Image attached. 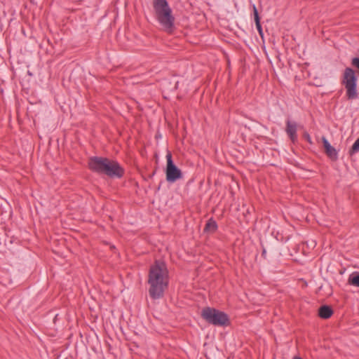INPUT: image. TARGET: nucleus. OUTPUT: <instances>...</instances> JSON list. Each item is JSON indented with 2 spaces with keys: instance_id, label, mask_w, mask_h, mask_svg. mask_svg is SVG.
I'll return each instance as SVG.
<instances>
[{
  "instance_id": "obj_1",
  "label": "nucleus",
  "mask_w": 359,
  "mask_h": 359,
  "mask_svg": "<svg viewBox=\"0 0 359 359\" xmlns=\"http://www.w3.org/2000/svg\"><path fill=\"white\" fill-rule=\"evenodd\" d=\"M148 283L151 298L156 299L163 297L168 285V271L164 262L156 260L150 266Z\"/></svg>"
},
{
  "instance_id": "obj_2",
  "label": "nucleus",
  "mask_w": 359,
  "mask_h": 359,
  "mask_svg": "<svg viewBox=\"0 0 359 359\" xmlns=\"http://www.w3.org/2000/svg\"><path fill=\"white\" fill-rule=\"evenodd\" d=\"M89 168L97 173L104 174L110 177H121L123 170L116 161L107 158L93 156L88 161Z\"/></svg>"
},
{
  "instance_id": "obj_3",
  "label": "nucleus",
  "mask_w": 359,
  "mask_h": 359,
  "mask_svg": "<svg viewBox=\"0 0 359 359\" xmlns=\"http://www.w3.org/2000/svg\"><path fill=\"white\" fill-rule=\"evenodd\" d=\"M154 8L157 21L163 30L171 33L175 27V17L167 0H154Z\"/></svg>"
},
{
  "instance_id": "obj_4",
  "label": "nucleus",
  "mask_w": 359,
  "mask_h": 359,
  "mask_svg": "<svg viewBox=\"0 0 359 359\" xmlns=\"http://www.w3.org/2000/svg\"><path fill=\"white\" fill-rule=\"evenodd\" d=\"M357 81L358 79L354 70L351 67H346L341 77V83L346 89V95L348 100H353L358 98Z\"/></svg>"
},
{
  "instance_id": "obj_5",
  "label": "nucleus",
  "mask_w": 359,
  "mask_h": 359,
  "mask_svg": "<svg viewBox=\"0 0 359 359\" xmlns=\"http://www.w3.org/2000/svg\"><path fill=\"white\" fill-rule=\"evenodd\" d=\"M201 316L208 323L215 326L224 327L229 323V317L224 312L210 307L204 308Z\"/></svg>"
},
{
  "instance_id": "obj_6",
  "label": "nucleus",
  "mask_w": 359,
  "mask_h": 359,
  "mask_svg": "<svg viewBox=\"0 0 359 359\" xmlns=\"http://www.w3.org/2000/svg\"><path fill=\"white\" fill-rule=\"evenodd\" d=\"M167 165L165 170L166 180L169 183H174L183 177L182 172L173 163L172 154L168 152L166 154Z\"/></svg>"
},
{
  "instance_id": "obj_7",
  "label": "nucleus",
  "mask_w": 359,
  "mask_h": 359,
  "mask_svg": "<svg viewBox=\"0 0 359 359\" xmlns=\"http://www.w3.org/2000/svg\"><path fill=\"white\" fill-rule=\"evenodd\" d=\"M285 131L292 142L297 140V124L296 122L287 120L286 122Z\"/></svg>"
},
{
  "instance_id": "obj_8",
  "label": "nucleus",
  "mask_w": 359,
  "mask_h": 359,
  "mask_svg": "<svg viewBox=\"0 0 359 359\" xmlns=\"http://www.w3.org/2000/svg\"><path fill=\"white\" fill-rule=\"evenodd\" d=\"M323 143L324 148L325 149V152L332 158H337V152L336 149L332 147L328 140L325 137H323Z\"/></svg>"
},
{
  "instance_id": "obj_9",
  "label": "nucleus",
  "mask_w": 359,
  "mask_h": 359,
  "mask_svg": "<svg viewBox=\"0 0 359 359\" xmlns=\"http://www.w3.org/2000/svg\"><path fill=\"white\" fill-rule=\"evenodd\" d=\"M332 313L333 311L331 307L326 305L322 306L318 310L319 316L324 319L329 318L332 316Z\"/></svg>"
},
{
  "instance_id": "obj_10",
  "label": "nucleus",
  "mask_w": 359,
  "mask_h": 359,
  "mask_svg": "<svg viewBox=\"0 0 359 359\" xmlns=\"http://www.w3.org/2000/svg\"><path fill=\"white\" fill-rule=\"evenodd\" d=\"M253 11H254L255 21L257 29L259 35L262 37L263 36V31H262V26L260 24L258 11L255 5H253Z\"/></svg>"
},
{
  "instance_id": "obj_11",
  "label": "nucleus",
  "mask_w": 359,
  "mask_h": 359,
  "mask_svg": "<svg viewBox=\"0 0 359 359\" xmlns=\"http://www.w3.org/2000/svg\"><path fill=\"white\" fill-rule=\"evenodd\" d=\"M348 283L351 285L359 287V272L352 273L348 278Z\"/></svg>"
},
{
  "instance_id": "obj_12",
  "label": "nucleus",
  "mask_w": 359,
  "mask_h": 359,
  "mask_svg": "<svg viewBox=\"0 0 359 359\" xmlns=\"http://www.w3.org/2000/svg\"><path fill=\"white\" fill-rule=\"evenodd\" d=\"M217 229V224L215 220L210 219L208 221L205 230L208 231L214 232Z\"/></svg>"
},
{
  "instance_id": "obj_13",
  "label": "nucleus",
  "mask_w": 359,
  "mask_h": 359,
  "mask_svg": "<svg viewBox=\"0 0 359 359\" xmlns=\"http://www.w3.org/2000/svg\"><path fill=\"white\" fill-rule=\"evenodd\" d=\"M359 151V137L355 141L351 148L350 149L348 154L350 156H353Z\"/></svg>"
},
{
  "instance_id": "obj_14",
  "label": "nucleus",
  "mask_w": 359,
  "mask_h": 359,
  "mask_svg": "<svg viewBox=\"0 0 359 359\" xmlns=\"http://www.w3.org/2000/svg\"><path fill=\"white\" fill-rule=\"evenodd\" d=\"M351 64L359 71V57H353L351 60Z\"/></svg>"
},
{
  "instance_id": "obj_15",
  "label": "nucleus",
  "mask_w": 359,
  "mask_h": 359,
  "mask_svg": "<svg viewBox=\"0 0 359 359\" xmlns=\"http://www.w3.org/2000/svg\"><path fill=\"white\" fill-rule=\"evenodd\" d=\"M293 359H302V358H299V357L295 356V357H294V358H293Z\"/></svg>"
}]
</instances>
